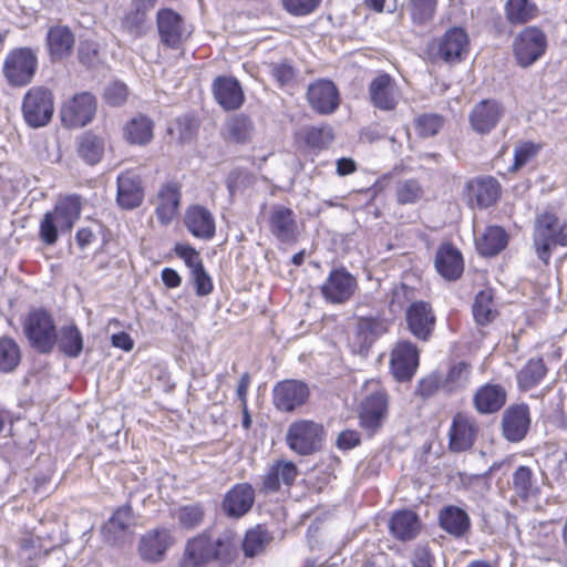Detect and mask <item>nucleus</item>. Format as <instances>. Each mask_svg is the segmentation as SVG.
<instances>
[{"label": "nucleus", "instance_id": "f257e3e1", "mask_svg": "<svg viewBox=\"0 0 567 567\" xmlns=\"http://www.w3.org/2000/svg\"><path fill=\"white\" fill-rule=\"evenodd\" d=\"M236 557V545L230 533L214 537L209 529L189 538L184 547L178 567H206L217 563L225 567Z\"/></svg>", "mask_w": 567, "mask_h": 567}, {"label": "nucleus", "instance_id": "f03ea898", "mask_svg": "<svg viewBox=\"0 0 567 567\" xmlns=\"http://www.w3.org/2000/svg\"><path fill=\"white\" fill-rule=\"evenodd\" d=\"M532 237L537 258L548 265L556 247L567 248V217L551 210L537 213Z\"/></svg>", "mask_w": 567, "mask_h": 567}, {"label": "nucleus", "instance_id": "7ed1b4c3", "mask_svg": "<svg viewBox=\"0 0 567 567\" xmlns=\"http://www.w3.org/2000/svg\"><path fill=\"white\" fill-rule=\"evenodd\" d=\"M23 332L31 348L38 353L49 354L56 346V324L52 315L43 308L29 311L23 322Z\"/></svg>", "mask_w": 567, "mask_h": 567}, {"label": "nucleus", "instance_id": "20e7f679", "mask_svg": "<svg viewBox=\"0 0 567 567\" xmlns=\"http://www.w3.org/2000/svg\"><path fill=\"white\" fill-rule=\"evenodd\" d=\"M326 429L311 420L292 422L286 432V444L300 456H310L320 452L326 441Z\"/></svg>", "mask_w": 567, "mask_h": 567}, {"label": "nucleus", "instance_id": "39448f33", "mask_svg": "<svg viewBox=\"0 0 567 567\" xmlns=\"http://www.w3.org/2000/svg\"><path fill=\"white\" fill-rule=\"evenodd\" d=\"M38 65V54L34 49L29 47L16 48L6 55L2 75L8 85L23 87L33 81Z\"/></svg>", "mask_w": 567, "mask_h": 567}, {"label": "nucleus", "instance_id": "423d86ee", "mask_svg": "<svg viewBox=\"0 0 567 567\" xmlns=\"http://www.w3.org/2000/svg\"><path fill=\"white\" fill-rule=\"evenodd\" d=\"M21 111L28 126L39 128L48 125L54 113L52 92L44 86H33L22 99Z\"/></svg>", "mask_w": 567, "mask_h": 567}, {"label": "nucleus", "instance_id": "0eeeda50", "mask_svg": "<svg viewBox=\"0 0 567 567\" xmlns=\"http://www.w3.org/2000/svg\"><path fill=\"white\" fill-rule=\"evenodd\" d=\"M358 289L357 278L344 267H333L320 287L323 299L331 305L348 302Z\"/></svg>", "mask_w": 567, "mask_h": 567}, {"label": "nucleus", "instance_id": "6e6552de", "mask_svg": "<svg viewBox=\"0 0 567 567\" xmlns=\"http://www.w3.org/2000/svg\"><path fill=\"white\" fill-rule=\"evenodd\" d=\"M547 48L545 33L528 27L522 30L514 40V55L520 66L527 68L543 56Z\"/></svg>", "mask_w": 567, "mask_h": 567}, {"label": "nucleus", "instance_id": "1a4fd4ad", "mask_svg": "<svg viewBox=\"0 0 567 567\" xmlns=\"http://www.w3.org/2000/svg\"><path fill=\"white\" fill-rule=\"evenodd\" d=\"M419 349L411 341H399L391 351L390 372L398 382L411 381L419 368Z\"/></svg>", "mask_w": 567, "mask_h": 567}, {"label": "nucleus", "instance_id": "9d476101", "mask_svg": "<svg viewBox=\"0 0 567 567\" xmlns=\"http://www.w3.org/2000/svg\"><path fill=\"white\" fill-rule=\"evenodd\" d=\"M156 27L161 43L171 50H178L186 40L185 21L172 8H162L156 13Z\"/></svg>", "mask_w": 567, "mask_h": 567}, {"label": "nucleus", "instance_id": "9b49d317", "mask_svg": "<svg viewBox=\"0 0 567 567\" xmlns=\"http://www.w3.org/2000/svg\"><path fill=\"white\" fill-rule=\"evenodd\" d=\"M310 395L308 385L299 380L288 379L276 383L272 403L280 412H293L306 404Z\"/></svg>", "mask_w": 567, "mask_h": 567}, {"label": "nucleus", "instance_id": "f8f14e48", "mask_svg": "<svg viewBox=\"0 0 567 567\" xmlns=\"http://www.w3.org/2000/svg\"><path fill=\"white\" fill-rule=\"evenodd\" d=\"M307 101L311 109L320 115L334 113L341 102L337 85L327 79H319L309 84Z\"/></svg>", "mask_w": 567, "mask_h": 567}, {"label": "nucleus", "instance_id": "ddd939ff", "mask_svg": "<svg viewBox=\"0 0 567 567\" xmlns=\"http://www.w3.org/2000/svg\"><path fill=\"white\" fill-rule=\"evenodd\" d=\"M96 112V100L89 92L75 94L61 110V118L68 127H82L89 124Z\"/></svg>", "mask_w": 567, "mask_h": 567}, {"label": "nucleus", "instance_id": "4468645a", "mask_svg": "<svg viewBox=\"0 0 567 567\" xmlns=\"http://www.w3.org/2000/svg\"><path fill=\"white\" fill-rule=\"evenodd\" d=\"M504 113V106L498 101L482 100L473 106L468 114L471 128L480 135H486L497 126Z\"/></svg>", "mask_w": 567, "mask_h": 567}, {"label": "nucleus", "instance_id": "2eb2a0df", "mask_svg": "<svg viewBox=\"0 0 567 567\" xmlns=\"http://www.w3.org/2000/svg\"><path fill=\"white\" fill-rule=\"evenodd\" d=\"M269 230L282 244L298 240V224L293 210L284 205H275L268 217Z\"/></svg>", "mask_w": 567, "mask_h": 567}, {"label": "nucleus", "instance_id": "dca6fc26", "mask_svg": "<svg viewBox=\"0 0 567 567\" xmlns=\"http://www.w3.org/2000/svg\"><path fill=\"white\" fill-rule=\"evenodd\" d=\"M530 426L529 409L526 404H516L507 408L502 417V432L504 437L513 443L525 439Z\"/></svg>", "mask_w": 567, "mask_h": 567}, {"label": "nucleus", "instance_id": "f3484780", "mask_svg": "<svg viewBox=\"0 0 567 567\" xmlns=\"http://www.w3.org/2000/svg\"><path fill=\"white\" fill-rule=\"evenodd\" d=\"M255 496V489L250 484H236L225 494L221 509L230 518H240L251 509Z\"/></svg>", "mask_w": 567, "mask_h": 567}, {"label": "nucleus", "instance_id": "a211bd4d", "mask_svg": "<svg viewBox=\"0 0 567 567\" xmlns=\"http://www.w3.org/2000/svg\"><path fill=\"white\" fill-rule=\"evenodd\" d=\"M116 203L125 210H132L138 207L144 199V188L138 174L125 172L116 179Z\"/></svg>", "mask_w": 567, "mask_h": 567}, {"label": "nucleus", "instance_id": "6ab92c4d", "mask_svg": "<svg viewBox=\"0 0 567 567\" xmlns=\"http://www.w3.org/2000/svg\"><path fill=\"white\" fill-rule=\"evenodd\" d=\"M216 102L225 111H235L245 102V94L240 82L234 76H217L212 85Z\"/></svg>", "mask_w": 567, "mask_h": 567}, {"label": "nucleus", "instance_id": "aec40b11", "mask_svg": "<svg viewBox=\"0 0 567 567\" xmlns=\"http://www.w3.org/2000/svg\"><path fill=\"white\" fill-rule=\"evenodd\" d=\"M388 406V394L384 391H375L368 395L361 404L360 425L369 432H374L381 426Z\"/></svg>", "mask_w": 567, "mask_h": 567}, {"label": "nucleus", "instance_id": "412c9836", "mask_svg": "<svg viewBox=\"0 0 567 567\" xmlns=\"http://www.w3.org/2000/svg\"><path fill=\"white\" fill-rule=\"evenodd\" d=\"M471 374V365L466 362H457L452 365L447 374L443 378L441 374L433 372L427 377V395L432 391L443 390L452 393L465 388Z\"/></svg>", "mask_w": 567, "mask_h": 567}, {"label": "nucleus", "instance_id": "4be33fe9", "mask_svg": "<svg viewBox=\"0 0 567 567\" xmlns=\"http://www.w3.org/2000/svg\"><path fill=\"white\" fill-rule=\"evenodd\" d=\"M184 225L194 237L199 239L210 240L216 234L215 217L202 205H192L187 208Z\"/></svg>", "mask_w": 567, "mask_h": 567}, {"label": "nucleus", "instance_id": "5701e85b", "mask_svg": "<svg viewBox=\"0 0 567 567\" xmlns=\"http://www.w3.org/2000/svg\"><path fill=\"white\" fill-rule=\"evenodd\" d=\"M477 435V425L473 417L463 413H457L452 421L449 436L450 449L453 452H464L470 450Z\"/></svg>", "mask_w": 567, "mask_h": 567}, {"label": "nucleus", "instance_id": "b1692460", "mask_svg": "<svg viewBox=\"0 0 567 567\" xmlns=\"http://www.w3.org/2000/svg\"><path fill=\"white\" fill-rule=\"evenodd\" d=\"M394 79L382 73L375 76L369 84V96L372 105L381 111H393L398 105Z\"/></svg>", "mask_w": 567, "mask_h": 567}, {"label": "nucleus", "instance_id": "393cba45", "mask_svg": "<svg viewBox=\"0 0 567 567\" xmlns=\"http://www.w3.org/2000/svg\"><path fill=\"white\" fill-rule=\"evenodd\" d=\"M171 545V533L165 528H156L142 536L138 553L143 560L157 563L163 559Z\"/></svg>", "mask_w": 567, "mask_h": 567}, {"label": "nucleus", "instance_id": "a878e982", "mask_svg": "<svg viewBox=\"0 0 567 567\" xmlns=\"http://www.w3.org/2000/svg\"><path fill=\"white\" fill-rule=\"evenodd\" d=\"M45 43L50 60L62 61L72 54L75 37L69 27L53 25L47 32Z\"/></svg>", "mask_w": 567, "mask_h": 567}, {"label": "nucleus", "instance_id": "bb28decb", "mask_svg": "<svg viewBox=\"0 0 567 567\" xmlns=\"http://www.w3.org/2000/svg\"><path fill=\"white\" fill-rule=\"evenodd\" d=\"M434 266L445 280L455 281L464 271L463 256L453 245L443 244L436 252Z\"/></svg>", "mask_w": 567, "mask_h": 567}, {"label": "nucleus", "instance_id": "cd10ccee", "mask_svg": "<svg viewBox=\"0 0 567 567\" xmlns=\"http://www.w3.org/2000/svg\"><path fill=\"white\" fill-rule=\"evenodd\" d=\"M421 526L419 515L411 509L395 511L389 519L390 534L401 542L414 539L419 535Z\"/></svg>", "mask_w": 567, "mask_h": 567}, {"label": "nucleus", "instance_id": "c85d7f7f", "mask_svg": "<svg viewBox=\"0 0 567 567\" xmlns=\"http://www.w3.org/2000/svg\"><path fill=\"white\" fill-rule=\"evenodd\" d=\"M470 202H475L478 208L494 205L501 195V185L494 177H477L467 183Z\"/></svg>", "mask_w": 567, "mask_h": 567}, {"label": "nucleus", "instance_id": "c756f323", "mask_svg": "<svg viewBox=\"0 0 567 567\" xmlns=\"http://www.w3.org/2000/svg\"><path fill=\"white\" fill-rule=\"evenodd\" d=\"M506 396V391L502 385L486 383L474 393L473 404L480 414H493L505 405Z\"/></svg>", "mask_w": 567, "mask_h": 567}, {"label": "nucleus", "instance_id": "7c9ffc66", "mask_svg": "<svg viewBox=\"0 0 567 567\" xmlns=\"http://www.w3.org/2000/svg\"><path fill=\"white\" fill-rule=\"evenodd\" d=\"M181 196V188L175 182L164 184L158 190L155 214L163 225L171 224L177 215Z\"/></svg>", "mask_w": 567, "mask_h": 567}, {"label": "nucleus", "instance_id": "2f4dec72", "mask_svg": "<svg viewBox=\"0 0 567 567\" xmlns=\"http://www.w3.org/2000/svg\"><path fill=\"white\" fill-rule=\"evenodd\" d=\"M439 523L443 530L461 538L471 528V518L461 507L454 505L444 506L439 514Z\"/></svg>", "mask_w": 567, "mask_h": 567}, {"label": "nucleus", "instance_id": "473e14b6", "mask_svg": "<svg viewBox=\"0 0 567 567\" xmlns=\"http://www.w3.org/2000/svg\"><path fill=\"white\" fill-rule=\"evenodd\" d=\"M468 37L462 28L445 32L439 44V55L446 62L460 60L467 52Z\"/></svg>", "mask_w": 567, "mask_h": 567}, {"label": "nucleus", "instance_id": "72a5a7b5", "mask_svg": "<svg viewBox=\"0 0 567 567\" xmlns=\"http://www.w3.org/2000/svg\"><path fill=\"white\" fill-rule=\"evenodd\" d=\"M81 200L78 195H69L56 202L53 210H50L60 225L61 233H69L81 215Z\"/></svg>", "mask_w": 567, "mask_h": 567}, {"label": "nucleus", "instance_id": "f704fd0d", "mask_svg": "<svg viewBox=\"0 0 567 567\" xmlns=\"http://www.w3.org/2000/svg\"><path fill=\"white\" fill-rule=\"evenodd\" d=\"M105 151V141L92 131L84 132L78 137L76 152L79 157L87 165L100 163Z\"/></svg>", "mask_w": 567, "mask_h": 567}, {"label": "nucleus", "instance_id": "c9c22d12", "mask_svg": "<svg viewBox=\"0 0 567 567\" xmlns=\"http://www.w3.org/2000/svg\"><path fill=\"white\" fill-rule=\"evenodd\" d=\"M56 344L64 357L76 359L81 355L84 347L82 332L74 323L62 326L58 330Z\"/></svg>", "mask_w": 567, "mask_h": 567}, {"label": "nucleus", "instance_id": "e433bc0d", "mask_svg": "<svg viewBox=\"0 0 567 567\" xmlns=\"http://www.w3.org/2000/svg\"><path fill=\"white\" fill-rule=\"evenodd\" d=\"M153 121L146 115H138L126 123L125 140L133 145H146L153 138Z\"/></svg>", "mask_w": 567, "mask_h": 567}, {"label": "nucleus", "instance_id": "4c0bfd02", "mask_svg": "<svg viewBox=\"0 0 567 567\" xmlns=\"http://www.w3.org/2000/svg\"><path fill=\"white\" fill-rule=\"evenodd\" d=\"M388 331L383 319L375 317L360 318L357 324V340L360 348H369L378 338Z\"/></svg>", "mask_w": 567, "mask_h": 567}, {"label": "nucleus", "instance_id": "58836bf2", "mask_svg": "<svg viewBox=\"0 0 567 567\" xmlns=\"http://www.w3.org/2000/svg\"><path fill=\"white\" fill-rule=\"evenodd\" d=\"M507 246V234L499 226H489L481 238L476 240V247L483 256H495Z\"/></svg>", "mask_w": 567, "mask_h": 567}, {"label": "nucleus", "instance_id": "ea45409f", "mask_svg": "<svg viewBox=\"0 0 567 567\" xmlns=\"http://www.w3.org/2000/svg\"><path fill=\"white\" fill-rule=\"evenodd\" d=\"M539 10L532 0H507L505 16L512 24H524L538 17Z\"/></svg>", "mask_w": 567, "mask_h": 567}, {"label": "nucleus", "instance_id": "a19ab883", "mask_svg": "<svg viewBox=\"0 0 567 567\" xmlns=\"http://www.w3.org/2000/svg\"><path fill=\"white\" fill-rule=\"evenodd\" d=\"M512 488L515 495L526 502L532 496L538 494L539 488L536 485L533 471L528 466H518L512 476Z\"/></svg>", "mask_w": 567, "mask_h": 567}, {"label": "nucleus", "instance_id": "79ce46f5", "mask_svg": "<svg viewBox=\"0 0 567 567\" xmlns=\"http://www.w3.org/2000/svg\"><path fill=\"white\" fill-rule=\"evenodd\" d=\"M228 140L237 144L250 142L254 132L251 118L245 114L233 116L226 124Z\"/></svg>", "mask_w": 567, "mask_h": 567}, {"label": "nucleus", "instance_id": "37998d69", "mask_svg": "<svg viewBox=\"0 0 567 567\" xmlns=\"http://www.w3.org/2000/svg\"><path fill=\"white\" fill-rule=\"evenodd\" d=\"M409 331L420 340H425V301H412L405 310Z\"/></svg>", "mask_w": 567, "mask_h": 567}, {"label": "nucleus", "instance_id": "c03bdc74", "mask_svg": "<svg viewBox=\"0 0 567 567\" xmlns=\"http://www.w3.org/2000/svg\"><path fill=\"white\" fill-rule=\"evenodd\" d=\"M546 371L543 359H530L517 374L519 388L529 390L536 386L545 377Z\"/></svg>", "mask_w": 567, "mask_h": 567}, {"label": "nucleus", "instance_id": "a18cd8bd", "mask_svg": "<svg viewBox=\"0 0 567 567\" xmlns=\"http://www.w3.org/2000/svg\"><path fill=\"white\" fill-rule=\"evenodd\" d=\"M151 10L140 7H133L122 20L123 30L133 39L142 38L147 32V13Z\"/></svg>", "mask_w": 567, "mask_h": 567}, {"label": "nucleus", "instance_id": "49530a36", "mask_svg": "<svg viewBox=\"0 0 567 567\" xmlns=\"http://www.w3.org/2000/svg\"><path fill=\"white\" fill-rule=\"evenodd\" d=\"M21 361V351L11 338L0 339V372L9 373L17 369Z\"/></svg>", "mask_w": 567, "mask_h": 567}, {"label": "nucleus", "instance_id": "de8ad7c7", "mask_svg": "<svg viewBox=\"0 0 567 567\" xmlns=\"http://www.w3.org/2000/svg\"><path fill=\"white\" fill-rule=\"evenodd\" d=\"M182 528L192 530L197 528L204 520L205 509L200 503H193L181 506L175 514Z\"/></svg>", "mask_w": 567, "mask_h": 567}, {"label": "nucleus", "instance_id": "09e8293b", "mask_svg": "<svg viewBox=\"0 0 567 567\" xmlns=\"http://www.w3.org/2000/svg\"><path fill=\"white\" fill-rule=\"evenodd\" d=\"M473 316L478 324L491 322L495 316L493 308V295L491 290L480 291L473 303Z\"/></svg>", "mask_w": 567, "mask_h": 567}, {"label": "nucleus", "instance_id": "8fccbe9b", "mask_svg": "<svg viewBox=\"0 0 567 567\" xmlns=\"http://www.w3.org/2000/svg\"><path fill=\"white\" fill-rule=\"evenodd\" d=\"M270 536L266 529L257 526L249 529L243 540V551L246 557H254L259 554L269 543Z\"/></svg>", "mask_w": 567, "mask_h": 567}, {"label": "nucleus", "instance_id": "3c124183", "mask_svg": "<svg viewBox=\"0 0 567 567\" xmlns=\"http://www.w3.org/2000/svg\"><path fill=\"white\" fill-rule=\"evenodd\" d=\"M133 522V509L130 504H125L118 507L112 516L109 518L107 523L104 526L106 532L113 533L115 536L117 534H123L130 527Z\"/></svg>", "mask_w": 567, "mask_h": 567}, {"label": "nucleus", "instance_id": "603ef678", "mask_svg": "<svg viewBox=\"0 0 567 567\" xmlns=\"http://www.w3.org/2000/svg\"><path fill=\"white\" fill-rule=\"evenodd\" d=\"M412 301H416L415 289L406 284H401L392 290L391 299L389 301V310L391 313L395 315L400 312L408 302L411 303Z\"/></svg>", "mask_w": 567, "mask_h": 567}, {"label": "nucleus", "instance_id": "864d4df0", "mask_svg": "<svg viewBox=\"0 0 567 567\" xmlns=\"http://www.w3.org/2000/svg\"><path fill=\"white\" fill-rule=\"evenodd\" d=\"M60 225L54 217L47 212L40 221L39 237L47 246H53L59 239Z\"/></svg>", "mask_w": 567, "mask_h": 567}, {"label": "nucleus", "instance_id": "5fc2aeb1", "mask_svg": "<svg viewBox=\"0 0 567 567\" xmlns=\"http://www.w3.org/2000/svg\"><path fill=\"white\" fill-rule=\"evenodd\" d=\"M540 146L533 142H523L515 146L514 163L511 171L516 172L537 155Z\"/></svg>", "mask_w": 567, "mask_h": 567}, {"label": "nucleus", "instance_id": "6e6d98bb", "mask_svg": "<svg viewBox=\"0 0 567 567\" xmlns=\"http://www.w3.org/2000/svg\"><path fill=\"white\" fill-rule=\"evenodd\" d=\"M422 195V187L415 179L400 182L396 187V197L400 204H412Z\"/></svg>", "mask_w": 567, "mask_h": 567}, {"label": "nucleus", "instance_id": "4d7b16f0", "mask_svg": "<svg viewBox=\"0 0 567 567\" xmlns=\"http://www.w3.org/2000/svg\"><path fill=\"white\" fill-rule=\"evenodd\" d=\"M333 140L330 127L312 126L306 131L305 141L312 148H324Z\"/></svg>", "mask_w": 567, "mask_h": 567}, {"label": "nucleus", "instance_id": "13d9d810", "mask_svg": "<svg viewBox=\"0 0 567 567\" xmlns=\"http://www.w3.org/2000/svg\"><path fill=\"white\" fill-rule=\"evenodd\" d=\"M322 0H281L284 9L293 17H305L315 12Z\"/></svg>", "mask_w": 567, "mask_h": 567}, {"label": "nucleus", "instance_id": "bf43d9fd", "mask_svg": "<svg viewBox=\"0 0 567 567\" xmlns=\"http://www.w3.org/2000/svg\"><path fill=\"white\" fill-rule=\"evenodd\" d=\"M251 183V175L244 168H234L226 178V187L230 197L241 188H246Z\"/></svg>", "mask_w": 567, "mask_h": 567}, {"label": "nucleus", "instance_id": "052dcab7", "mask_svg": "<svg viewBox=\"0 0 567 567\" xmlns=\"http://www.w3.org/2000/svg\"><path fill=\"white\" fill-rule=\"evenodd\" d=\"M190 276L197 296L204 297L213 291V280L208 272L206 271L204 265L197 267L196 269H193V271H190Z\"/></svg>", "mask_w": 567, "mask_h": 567}, {"label": "nucleus", "instance_id": "680f3d73", "mask_svg": "<svg viewBox=\"0 0 567 567\" xmlns=\"http://www.w3.org/2000/svg\"><path fill=\"white\" fill-rule=\"evenodd\" d=\"M174 252L184 260L190 271L204 265L199 257V252L188 244H175Z\"/></svg>", "mask_w": 567, "mask_h": 567}, {"label": "nucleus", "instance_id": "e2e57ef3", "mask_svg": "<svg viewBox=\"0 0 567 567\" xmlns=\"http://www.w3.org/2000/svg\"><path fill=\"white\" fill-rule=\"evenodd\" d=\"M78 56L80 63L91 68L99 61V45L97 43L85 40L81 41L78 48Z\"/></svg>", "mask_w": 567, "mask_h": 567}, {"label": "nucleus", "instance_id": "0e129e2a", "mask_svg": "<svg viewBox=\"0 0 567 567\" xmlns=\"http://www.w3.org/2000/svg\"><path fill=\"white\" fill-rule=\"evenodd\" d=\"M271 75L279 86H286L293 82L296 71L288 62L276 63L271 68Z\"/></svg>", "mask_w": 567, "mask_h": 567}, {"label": "nucleus", "instance_id": "69168bd1", "mask_svg": "<svg viewBox=\"0 0 567 567\" xmlns=\"http://www.w3.org/2000/svg\"><path fill=\"white\" fill-rule=\"evenodd\" d=\"M104 97L110 105L118 106L127 97V86L122 82H114L105 89Z\"/></svg>", "mask_w": 567, "mask_h": 567}, {"label": "nucleus", "instance_id": "338daca9", "mask_svg": "<svg viewBox=\"0 0 567 567\" xmlns=\"http://www.w3.org/2000/svg\"><path fill=\"white\" fill-rule=\"evenodd\" d=\"M274 466L278 470L277 473L280 476L281 482L287 486H291L298 474L296 464L291 461H279L275 463Z\"/></svg>", "mask_w": 567, "mask_h": 567}, {"label": "nucleus", "instance_id": "774afa93", "mask_svg": "<svg viewBox=\"0 0 567 567\" xmlns=\"http://www.w3.org/2000/svg\"><path fill=\"white\" fill-rule=\"evenodd\" d=\"M406 8L414 24H425V0H409Z\"/></svg>", "mask_w": 567, "mask_h": 567}]
</instances>
